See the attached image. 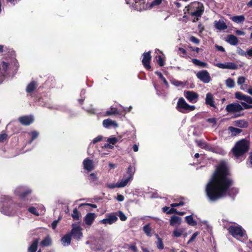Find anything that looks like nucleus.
Segmentation results:
<instances>
[{
  "mask_svg": "<svg viewBox=\"0 0 252 252\" xmlns=\"http://www.w3.org/2000/svg\"><path fill=\"white\" fill-rule=\"evenodd\" d=\"M192 62L195 65L202 67H207L208 66V64L206 63L200 61L197 59H192Z\"/></svg>",
  "mask_w": 252,
  "mask_h": 252,
  "instance_id": "30",
  "label": "nucleus"
},
{
  "mask_svg": "<svg viewBox=\"0 0 252 252\" xmlns=\"http://www.w3.org/2000/svg\"><path fill=\"white\" fill-rule=\"evenodd\" d=\"M225 84L226 86L229 88H234L235 86V82L233 79L229 78L225 81Z\"/></svg>",
  "mask_w": 252,
  "mask_h": 252,
  "instance_id": "34",
  "label": "nucleus"
},
{
  "mask_svg": "<svg viewBox=\"0 0 252 252\" xmlns=\"http://www.w3.org/2000/svg\"><path fill=\"white\" fill-rule=\"evenodd\" d=\"M102 124L103 126L105 128H109L111 126L116 128L118 126V125L116 122L113 121L110 119H107L103 120Z\"/></svg>",
  "mask_w": 252,
  "mask_h": 252,
  "instance_id": "18",
  "label": "nucleus"
},
{
  "mask_svg": "<svg viewBox=\"0 0 252 252\" xmlns=\"http://www.w3.org/2000/svg\"><path fill=\"white\" fill-rule=\"evenodd\" d=\"M7 138V134L6 133L0 134V142H4Z\"/></svg>",
  "mask_w": 252,
  "mask_h": 252,
  "instance_id": "59",
  "label": "nucleus"
},
{
  "mask_svg": "<svg viewBox=\"0 0 252 252\" xmlns=\"http://www.w3.org/2000/svg\"><path fill=\"white\" fill-rule=\"evenodd\" d=\"M216 66L217 67L222 68V69H226V63H217L216 64Z\"/></svg>",
  "mask_w": 252,
  "mask_h": 252,
  "instance_id": "62",
  "label": "nucleus"
},
{
  "mask_svg": "<svg viewBox=\"0 0 252 252\" xmlns=\"http://www.w3.org/2000/svg\"><path fill=\"white\" fill-rule=\"evenodd\" d=\"M183 232V229L176 228L173 231V235L175 237H179L182 235Z\"/></svg>",
  "mask_w": 252,
  "mask_h": 252,
  "instance_id": "36",
  "label": "nucleus"
},
{
  "mask_svg": "<svg viewBox=\"0 0 252 252\" xmlns=\"http://www.w3.org/2000/svg\"><path fill=\"white\" fill-rule=\"evenodd\" d=\"M155 73L159 77V78L163 81V83L165 85H166L167 87H168L169 84L165 79V78L163 76L162 73L160 72L156 71Z\"/></svg>",
  "mask_w": 252,
  "mask_h": 252,
  "instance_id": "37",
  "label": "nucleus"
},
{
  "mask_svg": "<svg viewBox=\"0 0 252 252\" xmlns=\"http://www.w3.org/2000/svg\"><path fill=\"white\" fill-rule=\"evenodd\" d=\"M119 114V112L116 108H111L110 110H108L106 112V115L107 116H111Z\"/></svg>",
  "mask_w": 252,
  "mask_h": 252,
  "instance_id": "38",
  "label": "nucleus"
},
{
  "mask_svg": "<svg viewBox=\"0 0 252 252\" xmlns=\"http://www.w3.org/2000/svg\"><path fill=\"white\" fill-rule=\"evenodd\" d=\"M225 41L231 45H236L238 43L237 37L233 34L227 35Z\"/></svg>",
  "mask_w": 252,
  "mask_h": 252,
  "instance_id": "20",
  "label": "nucleus"
},
{
  "mask_svg": "<svg viewBox=\"0 0 252 252\" xmlns=\"http://www.w3.org/2000/svg\"><path fill=\"white\" fill-rule=\"evenodd\" d=\"M107 218L100 221V222L104 224H112L118 220L117 215L115 213H111L106 215Z\"/></svg>",
  "mask_w": 252,
  "mask_h": 252,
  "instance_id": "13",
  "label": "nucleus"
},
{
  "mask_svg": "<svg viewBox=\"0 0 252 252\" xmlns=\"http://www.w3.org/2000/svg\"><path fill=\"white\" fill-rule=\"evenodd\" d=\"M80 213L78 212L77 209L76 208H74L73 210V213L71 214V217L74 220H79L80 218Z\"/></svg>",
  "mask_w": 252,
  "mask_h": 252,
  "instance_id": "33",
  "label": "nucleus"
},
{
  "mask_svg": "<svg viewBox=\"0 0 252 252\" xmlns=\"http://www.w3.org/2000/svg\"><path fill=\"white\" fill-rule=\"evenodd\" d=\"M227 230L230 234L237 239L242 238L245 235V230L240 225H230Z\"/></svg>",
  "mask_w": 252,
  "mask_h": 252,
  "instance_id": "7",
  "label": "nucleus"
},
{
  "mask_svg": "<svg viewBox=\"0 0 252 252\" xmlns=\"http://www.w3.org/2000/svg\"><path fill=\"white\" fill-rule=\"evenodd\" d=\"M96 215L94 213H88L84 217V221L88 226H91L94 221Z\"/></svg>",
  "mask_w": 252,
  "mask_h": 252,
  "instance_id": "17",
  "label": "nucleus"
},
{
  "mask_svg": "<svg viewBox=\"0 0 252 252\" xmlns=\"http://www.w3.org/2000/svg\"><path fill=\"white\" fill-rule=\"evenodd\" d=\"M135 172V169L133 168L131 165H129L127 170L126 174L128 175V177L124 180L120 182L119 184L120 187H125L126 186L128 182L133 178V175Z\"/></svg>",
  "mask_w": 252,
  "mask_h": 252,
  "instance_id": "10",
  "label": "nucleus"
},
{
  "mask_svg": "<svg viewBox=\"0 0 252 252\" xmlns=\"http://www.w3.org/2000/svg\"><path fill=\"white\" fill-rule=\"evenodd\" d=\"M246 81V78L243 76H240L238 77L237 80V84L239 85H242L244 84Z\"/></svg>",
  "mask_w": 252,
  "mask_h": 252,
  "instance_id": "50",
  "label": "nucleus"
},
{
  "mask_svg": "<svg viewBox=\"0 0 252 252\" xmlns=\"http://www.w3.org/2000/svg\"><path fill=\"white\" fill-rule=\"evenodd\" d=\"M241 104L242 105L241 106L243 108V109H250V108H252V105H250V104H247V103L244 102H241Z\"/></svg>",
  "mask_w": 252,
  "mask_h": 252,
  "instance_id": "55",
  "label": "nucleus"
},
{
  "mask_svg": "<svg viewBox=\"0 0 252 252\" xmlns=\"http://www.w3.org/2000/svg\"><path fill=\"white\" fill-rule=\"evenodd\" d=\"M214 24L215 28L219 30H224L227 28L226 23L223 21H215Z\"/></svg>",
  "mask_w": 252,
  "mask_h": 252,
  "instance_id": "23",
  "label": "nucleus"
},
{
  "mask_svg": "<svg viewBox=\"0 0 252 252\" xmlns=\"http://www.w3.org/2000/svg\"><path fill=\"white\" fill-rule=\"evenodd\" d=\"M28 211L30 213L32 214L33 215H35L36 216L39 215V214L37 212L36 209L34 207H30L28 209Z\"/></svg>",
  "mask_w": 252,
  "mask_h": 252,
  "instance_id": "47",
  "label": "nucleus"
},
{
  "mask_svg": "<svg viewBox=\"0 0 252 252\" xmlns=\"http://www.w3.org/2000/svg\"><path fill=\"white\" fill-rule=\"evenodd\" d=\"M207 122L213 124H216L217 123L216 119L215 118H209L207 119Z\"/></svg>",
  "mask_w": 252,
  "mask_h": 252,
  "instance_id": "63",
  "label": "nucleus"
},
{
  "mask_svg": "<svg viewBox=\"0 0 252 252\" xmlns=\"http://www.w3.org/2000/svg\"><path fill=\"white\" fill-rule=\"evenodd\" d=\"M71 241V235L68 233L64 235L61 239V242L64 245H69Z\"/></svg>",
  "mask_w": 252,
  "mask_h": 252,
  "instance_id": "24",
  "label": "nucleus"
},
{
  "mask_svg": "<svg viewBox=\"0 0 252 252\" xmlns=\"http://www.w3.org/2000/svg\"><path fill=\"white\" fill-rule=\"evenodd\" d=\"M0 210L3 214L10 216L14 213L13 201L9 196H1L0 201Z\"/></svg>",
  "mask_w": 252,
  "mask_h": 252,
  "instance_id": "3",
  "label": "nucleus"
},
{
  "mask_svg": "<svg viewBox=\"0 0 252 252\" xmlns=\"http://www.w3.org/2000/svg\"><path fill=\"white\" fill-rule=\"evenodd\" d=\"M235 98H236L237 99H239V100H244L245 101V99H246V95H245V94H243L241 92H236L235 94Z\"/></svg>",
  "mask_w": 252,
  "mask_h": 252,
  "instance_id": "39",
  "label": "nucleus"
},
{
  "mask_svg": "<svg viewBox=\"0 0 252 252\" xmlns=\"http://www.w3.org/2000/svg\"><path fill=\"white\" fill-rule=\"evenodd\" d=\"M32 192V190L26 186H19L14 190L15 195L24 201L26 200L27 196L31 194Z\"/></svg>",
  "mask_w": 252,
  "mask_h": 252,
  "instance_id": "6",
  "label": "nucleus"
},
{
  "mask_svg": "<svg viewBox=\"0 0 252 252\" xmlns=\"http://www.w3.org/2000/svg\"><path fill=\"white\" fill-rule=\"evenodd\" d=\"M84 168L88 171H91L93 169V161L88 158H86L83 161Z\"/></svg>",
  "mask_w": 252,
  "mask_h": 252,
  "instance_id": "22",
  "label": "nucleus"
},
{
  "mask_svg": "<svg viewBox=\"0 0 252 252\" xmlns=\"http://www.w3.org/2000/svg\"><path fill=\"white\" fill-rule=\"evenodd\" d=\"M196 76L197 78L205 83H208L211 81L210 74L206 70L198 71L196 73Z\"/></svg>",
  "mask_w": 252,
  "mask_h": 252,
  "instance_id": "14",
  "label": "nucleus"
},
{
  "mask_svg": "<svg viewBox=\"0 0 252 252\" xmlns=\"http://www.w3.org/2000/svg\"><path fill=\"white\" fill-rule=\"evenodd\" d=\"M31 139L30 141V143H31L32 141L37 138L39 135V133L36 130H33L31 132Z\"/></svg>",
  "mask_w": 252,
  "mask_h": 252,
  "instance_id": "42",
  "label": "nucleus"
},
{
  "mask_svg": "<svg viewBox=\"0 0 252 252\" xmlns=\"http://www.w3.org/2000/svg\"><path fill=\"white\" fill-rule=\"evenodd\" d=\"M102 140V136H98L95 138H94L93 140V143L95 144L98 142L101 141Z\"/></svg>",
  "mask_w": 252,
  "mask_h": 252,
  "instance_id": "61",
  "label": "nucleus"
},
{
  "mask_svg": "<svg viewBox=\"0 0 252 252\" xmlns=\"http://www.w3.org/2000/svg\"><path fill=\"white\" fill-rule=\"evenodd\" d=\"M176 108L178 111L182 113L192 111L195 109L194 105H190L188 104L183 97L179 98Z\"/></svg>",
  "mask_w": 252,
  "mask_h": 252,
  "instance_id": "5",
  "label": "nucleus"
},
{
  "mask_svg": "<svg viewBox=\"0 0 252 252\" xmlns=\"http://www.w3.org/2000/svg\"><path fill=\"white\" fill-rule=\"evenodd\" d=\"M162 212L166 213L167 214H172L176 212V209L175 208H171L167 206H164L162 208Z\"/></svg>",
  "mask_w": 252,
  "mask_h": 252,
  "instance_id": "32",
  "label": "nucleus"
},
{
  "mask_svg": "<svg viewBox=\"0 0 252 252\" xmlns=\"http://www.w3.org/2000/svg\"><path fill=\"white\" fill-rule=\"evenodd\" d=\"M71 226L72 228L69 233L74 239L79 240L83 237L82 228L80 226L75 223L72 224Z\"/></svg>",
  "mask_w": 252,
  "mask_h": 252,
  "instance_id": "8",
  "label": "nucleus"
},
{
  "mask_svg": "<svg viewBox=\"0 0 252 252\" xmlns=\"http://www.w3.org/2000/svg\"><path fill=\"white\" fill-rule=\"evenodd\" d=\"M199 234V232H194L191 236V237H190V238L189 239V240L188 241V244H189L190 243H191L192 242H193L194 239L196 238V237L197 236V235Z\"/></svg>",
  "mask_w": 252,
  "mask_h": 252,
  "instance_id": "51",
  "label": "nucleus"
},
{
  "mask_svg": "<svg viewBox=\"0 0 252 252\" xmlns=\"http://www.w3.org/2000/svg\"><path fill=\"white\" fill-rule=\"evenodd\" d=\"M230 19L233 22L237 24L243 23L245 20V16L243 15L234 16Z\"/></svg>",
  "mask_w": 252,
  "mask_h": 252,
  "instance_id": "26",
  "label": "nucleus"
},
{
  "mask_svg": "<svg viewBox=\"0 0 252 252\" xmlns=\"http://www.w3.org/2000/svg\"><path fill=\"white\" fill-rule=\"evenodd\" d=\"M118 141V139L116 137H110L107 140V142L109 143V144H111L112 145H115Z\"/></svg>",
  "mask_w": 252,
  "mask_h": 252,
  "instance_id": "45",
  "label": "nucleus"
},
{
  "mask_svg": "<svg viewBox=\"0 0 252 252\" xmlns=\"http://www.w3.org/2000/svg\"><path fill=\"white\" fill-rule=\"evenodd\" d=\"M119 218L122 221H125L127 219L126 216L121 211H119Z\"/></svg>",
  "mask_w": 252,
  "mask_h": 252,
  "instance_id": "58",
  "label": "nucleus"
},
{
  "mask_svg": "<svg viewBox=\"0 0 252 252\" xmlns=\"http://www.w3.org/2000/svg\"><path fill=\"white\" fill-rule=\"evenodd\" d=\"M190 41L196 44H199L200 43V40L194 36L190 37Z\"/></svg>",
  "mask_w": 252,
  "mask_h": 252,
  "instance_id": "53",
  "label": "nucleus"
},
{
  "mask_svg": "<svg viewBox=\"0 0 252 252\" xmlns=\"http://www.w3.org/2000/svg\"><path fill=\"white\" fill-rule=\"evenodd\" d=\"M61 219L62 217H59L58 220H55L53 221V222L51 224V226L53 229H56L59 221L61 220Z\"/></svg>",
  "mask_w": 252,
  "mask_h": 252,
  "instance_id": "49",
  "label": "nucleus"
},
{
  "mask_svg": "<svg viewBox=\"0 0 252 252\" xmlns=\"http://www.w3.org/2000/svg\"><path fill=\"white\" fill-rule=\"evenodd\" d=\"M158 237V242L157 243V247L159 250H162L164 248V245L162 241L160 238H159L158 235H157Z\"/></svg>",
  "mask_w": 252,
  "mask_h": 252,
  "instance_id": "41",
  "label": "nucleus"
},
{
  "mask_svg": "<svg viewBox=\"0 0 252 252\" xmlns=\"http://www.w3.org/2000/svg\"><path fill=\"white\" fill-rule=\"evenodd\" d=\"M127 248L131 250L132 252H137L138 251V250H137V248L136 247V244L135 243H133L132 244H131V245H127Z\"/></svg>",
  "mask_w": 252,
  "mask_h": 252,
  "instance_id": "44",
  "label": "nucleus"
},
{
  "mask_svg": "<svg viewBox=\"0 0 252 252\" xmlns=\"http://www.w3.org/2000/svg\"><path fill=\"white\" fill-rule=\"evenodd\" d=\"M225 110L228 113H232L240 112L243 110V108L240 104L234 102L228 104Z\"/></svg>",
  "mask_w": 252,
  "mask_h": 252,
  "instance_id": "11",
  "label": "nucleus"
},
{
  "mask_svg": "<svg viewBox=\"0 0 252 252\" xmlns=\"http://www.w3.org/2000/svg\"><path fill=\"white\" fill-rule=\"evenodd\" d=\"M97 180V177H96V175L93 173L90 174V177H89V180L91 182H94Z\"/></svg>",
  "mask_w": 252,
  "mask_h": 252,
  "instance_id": "57",
  "label": "nucleus"
},
{
  "mask_svg": "<svg viewBox=\"0 0 252 252\" xmlns=\"http://www.w3.org/2000/svg\"><path fill=\"white\" fill-rule=\"evenodd\" d=\"M238 68V65L234 63L228 62L226 63V69H237Z\"/></svg>",
  "mask_w": 252,
  "mask_h": 252,
  "instance_id": "40",
  "label": "nucleus"
},
{
  "mask_svg": "<svg viewBox=\"0 0 252 252\" xmlns=\"http://www.w3.org/2000/svg\"><path fill=\"white\" fill-rule=\"evenodd\" d=\"M18 122L23 126H28L34 121V118L32 115L20 116L18 119Z\"/></svg>",
  "mask_w": 252,
  "mask_h": 252,
  "instance_id": "9",
  "label": "nucleus"
},
{
  "mask_svg": "<svg viewBox=\"0 0 252 252\" xmlns=\"http://www.w3.org/2000/svg\"><path fill=\"white\" fill-rule=\"evenodd\" d=\"M205 104L210 107L216 109L217 107L215 104L213 95L211 93H208L206 95Z\"/></svg>",
  "mask_w": 252,
  "mask_h": 252,
  "instance_id": "16",
  "label": "nucleus"
},
{
  "mask_svg": "<svg viewBox=\"0 0 252 252\" xmlns=\"http://www.w3.org/2000/svg\"><path fill=\"white\" fill-rule=\"evenodd\" d=\"M228 130L231 132V135L233 136H236L242 131L241 129L233 126H229L228 127Z\"/></svg>",
  "mask_w": 252,
  "mask_h": 252,
  "instance_id": "28",
  "label": "nucleus"
},
{
  "mask_svg": "<svg viewBox=\"0 0 252 252\" xmlns=\"http://www.w3.org/2000/svg\"><path fill=\"white\" fill-rule=\"evenodd\" d=\"M197 145L202 149H205L207 146L206 142L201 140L197 141Z\"/></svg>",
  "mask_w": 252,
  "mask_h": 252,
  "instance_id": "52",
  "label": "nucleus"
},
{
  "mask_svg": "<svg viewBox=\"0 0 252 252\" xmlns=\"http://www.w3.org/2000/svg\"><path fill=\"white\" fill-rule=\"evenodd\" d=\"M151 51L148 52H145L143 54V59L142 63L144 67L147 70H150L151 69V66L150 65V62L152 59L151 55Z\"/></svg>",
  "mask_w": 252,
  "mask_h": 252,
  "instance_id": "12",
  "label": "nucleus"
},
{
  "mask_svg": "<svg viewBox=\"0 0 252 252\" xmlns=\"http://www.w3.org/2000/svg\"><path fill=\"white\" fill-rule=\"evenodd\" d=\"M245 101L249 104H252V97L250 96L247 95Z\"/></svg>",
  "mask_w": 252,
  "mask_h": 252,
  "instance_id": "64",
  "label": "nucleus"
},
{
  "mask_svg": "<svg viewBox=\"0 0 252 252\" xmlns=\"http://www.w3.org/2000/svg\"><path fill=\"white\" fill-rule=\"evenodd\" d=\"M163 0H154L150 4V6L151 7H154L155 6L159 5L161 3Z\"/></svg>",
  "mask_w": 252,
  "mask_h": 252,
  "instance_id": "46",
  "label": "nucleus"
},
{
  "mask_svg": "<svg viewBox=\"0 0 252 252\" xmlns=\"http://www.w3.org/2000/svg\"><path fill=\"white\" fill-rule=\"evenodd\" d=\"M8 66H9V63H5L4 62H2V69L4 71V72H3V73H4V75H5V72L7 71V69L8 68Z\"/></svg>",
  "mask_w": 252,
  "mask_h": 252,
  "instance_id": "56",
  "label": "nucleus"
},
{
  "mask_svg": "<svg viewBox=\"0 0 252 252\" xmlns=\"http://www.w3.org/2000/svg\"><path fill=\"white\" fill-rule=\"evenodd\" d=\"M185 204V203L184 201H181L179 203H173L171 204L170 206L174 208V207L183 206Z\"/></svg>",
  "mask_w": 252,
  "mask_h": 252,
  "instance_id": "48",
  "label": "nucleus"
},
{
  "mask_svg": "<svg viewBox=\"0 0 252 252\" xmlns=\"http://www.w3.org/2000/svg\"><path fill=\"white\" fill-rule=\"evenodd\" d=\"M39 242V239H35L31 245L28 248V252H36L37 249L38 244Z\"/></svg>",
  "mask_w": 252,
  "mask_h": 252,
  "instance_id": "25",
  "label": "nucleus"
},
{
  "mask_svg": "<svg viewBox=\"0 0 252 252\" xmlns=\"http://www.w3.org/2000/svg\"><path fill=\"white\" fill-rule=\"evenodd\" d=\"M234 125L242 128H246L249 126V123L245 120H239L234 122Z\"/></svg>",
  "mask_w": 252,
  "mask_h": 252,
  "instance_id": "21",
  "label": "nucleus"
},
{
  "mask_svg": "<svg viewBox=\"0 0 252 252\" xmlns=\"http://www.w3.org/2000/svg\"><path fill=\"white\" fill-rule=\"evenodd\" d=\"M250 149V142L246 139H242L235 144L232 149L234 156L238 158L246 153Z\"/></svg>",
  "mask_w": 252,
  "mask_h": 252,
  "instance_id": "2",
  "label": "nucleus"
},
{
  "mask_svg": "<svg viewBox=\"0 0 252 252\" xmlns=\"http://www.w3.org/2000/svg\"><path fill=\"white\" fill-rule=\"evenodd\" d=\"M237 53L239 55L242 56H247V52H246L245 51L242 50L241 48L238 47L237 48Z\"/></svg>",
  "mask_w": 252,
  "mask_h": 252,
  "instance_id": "54",
  "label": "nucleus"
},
{
  "mask_svg": "<svg viewBox=\"0 0 252 252\" xmlns=\"http://www.w3.org/2000/svg\"><path fill=\"white\" fill-rule=\"evenodd\" d=\"M186 8L189 15L196 17H201L204 11L203 3L198 1L191 2Z\"/></svg>",
  "mask_w": 252,
  "mask_h": 252,
  "instance_id": "4",
  "label": "nucleus"
},
{
  "mask_svg": "<svg viewBox=\"0 0 252 252\" xmlns=\"http://www.w3.org/2000/svg\"><path fill=\"white\" fill-rule=\"evenodd\" d=\"M42 247H47L51 244V240L49 237H46L40 243Z\"/></svg>",
  "mask_w": 252,
  "mask_h": 252,
  "instance_id": "31",
  "label": "nucleus"
},
{
  "mask_svg": "<svg viewBox=\"0 0 252 252\" xmlns=\"http://www.w3.org/2000/svg\"><path fill=\"white\" fill-rule=\"evenodd\" d=\"M143 231H144V232L146 233V234L149 236V237H151L152 236V234H151V228L150 227V224H147L146 225H145L144 227H143Z\"/></svg>",
  "mask_w": 252,
  "mask_h": 252,
  "instance_id": "35",
  "label": "nucleus"
},
{
  "mask_svg": "<svg viewBox=\"0 0 252 252\" xmlns=\"http://www.w3.org/2000/svg\"><path fill=\"white\" fill-rule=\"evenodd\" d=\"M182 222V219L175 215L171 216L170 220V225L172 226H178Z\"/></svg>",
  "mask_w": 252,
  "mask_h": 252,
  "instance_id": "19",
  "label": "nucleus"
},
{
  "mask_svg": "<svg viewBox=\"0 0 252 252\" xmlns=\"http://www.w3.org/2000/svg\"><path fill=\"white\" fill-rule=\"evenodd\" d=\"M230 176L227 163L224 161H220L206 186V196L210 201L215 202L226 195H231L232 192H237L236 188H231L234 181Z\"/></svg>",
  "mask_w": 252,
  "mask_h": 252,
  "instance_id": "1",
  "label": "nucleus"
},
{
  "mask_svg": "<svg viewBox=\"0 0 252 252\" xmlns=\"http://www.w3.org/2000/svg\"><path fill=\"white\" fill-rule=\"evenodd\" d=\"M185 96L190 102H193L196 101V99L198 97V94L193 91H185Z\"/></svg>",
  "mask_w": 252,
  "mask_h": 252,
  "instance_id": "15",
  "label": "nucleus"
},
{
  "mask_svg": "<svg viewBox=\"0 0 252 252\" xmlns=\"http://www.w3.org/2000/svg\"><path fill=\"white\" fill-rule=\"evenodd\" d=\"M36 84L34 81H32L30 84L28 85L26 88V91L27 93H31L33 92L36 89Z\"/></svg>",
  "mask_w": 252,
  "mask_h": 252,
  "instance_id": "27",
  "label": "nucleus"
},
{
  "mask_svg": "<svg viewBox=\"0 0 252 252\" xmlns=\"http://www.w3.org/2000/svg\"><path fill=\"white\" fill-rule=\"evenodd\" d=\"M186 221L190 225L195 226L197 224V222L195 220L192 215L186 216L185 217Z\"/></svg>",
  "mask_w": 252,
  "mask_h": 252,
  "instance_id": "29",
  "label": "nucleus"
},
{
  "mask_svg": "<svg viewBox=\"0 0 252 252\" xmlns=\"http://www.w3.org/2000/svg\"><path fill=\"white\" fill-rule=\"evenodd\" d=\"M120 184V182H118L116 184H109V185H108L107 187L110 188V189H113L114 188H124V187H120L119 184Z\"/></svg>",
  "mask_w": 252,
  "mask_h": 252,
  "instance_id": "60",
  "label": "nucleus"
},
{
  "mask_svg": "<svg viewBox=\"0 0 252 252\" xmlns=\"http://www.w3.org/2000/svg\"><path fill=\"white\" fill-rule=\"evenodd\" d=\"M157 62L158 65L162 67L164 65V62L162 57L160 55L157 56L156 57Z\"/></svg>",
  "mask_w": 252,
  "mask_h": 252,
  "instance_id": "43",
  "label": "nucleus"
}]
</instances>
